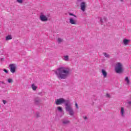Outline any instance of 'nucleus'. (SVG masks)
I'll list each match as a JSON object with an SVG mask.
<instances>
[{"instance_id":"f257e3e1","label":"nucleus","mask_w":131,"mask_h":131,"mask_svg":"<svg viewBox=\"0 0 131 131\" xmlns=\"http://www.w3.org/2000/svg\"><path fill=\"white\" fill-rule=\"evenodd\" d=\"M55 104L57 105L64 104L66 111H67V112H69V115H71V116L74 115V111H73L72 107H71V103L70 100H65V99L61 98L56 99L55 101Z\"/></svg>"},{"instance_id":"f03ea898","label":"nucleus","mask_w":131,"mask_h":131,"mask_svg":"<svg viewBox=\"0 0 131 131\" xmlns=\"http://www.w3.org/2000/svg\"><path fill=\"white\" fill-rule=\"evenodd\" d=\"M70 74V69L68 67H60L55 71L58 79H66Z\"/></svg>"},{"instance_id":"7ed1b4c3","label":"nucleus","mask_w":131,"mask_h":131,"mask_svg":"<svg viewBox=\"0 0 131 131\" xmlns=\"http://www.w3.org/2000/svg\"><path fill=\"white\" fill-rule=\"evenodd\" d=\"M115 70L116 73H122L123 72V66L120 62H117L115 66Z\"/></svg>"},{"instance_id":"20e7f679","label":"nucleus","mask_w":131,"mask_h":131,"mask_svg":"<svg viewBox=\"0 0 131 131\" xmlns=\"http://www.w3.org/2000/svg\"><path fill=\"white\" fill-rule=\"evenodd\" d=\"M69 23L72 25H77V20L75 17H70L69 18Z\"/></svg>"},{"instance_id":"39448f33","label":"nucleus","mask_w":131,"mask_h":131,"mask_svg":"<svg viewBox=\"0 0 131 131\" xmlns=\"http://www.w3.org/2000/svg\"><path fill=\"white\" fill-rule=\"evenodd\" d=\"M39 19L42 22H47L48 21V17L42 13H41L39 16Z\"/></svg>"},{"instance_id":"423d86ee","label":"nucleus","mask_w":131,"mask_h":131,"mask_svg":"<svg viewBox=\"0 0 131 131\" xmlns=\"http://www.w3.org/2000/svg\"><path fill=\"white\" fill-rule=\"evenodd\" d=\"M9 67L10 68V72L11 73H15L16 72V66L14 64H10L9 65Z\"/></svg>"},{"instance_id":"0eeeda50","label":"nucleus","mask_w":131,"mask_h":131,"mask_svg":"<svg viewBox=\"0 0 131 131\" xmlns=\"http://www.w3.org/2000/svg\"><path fill=\"white\" fill-rule=\"evenodd\" d=\"M120 114L121 117H124L125 116V110H124V107H120Z\"/></svg>"},{"instance_id":"6e6552de","label":"nucleus","mask_w":131,"mask_h":131,"mask_svg":"<svg viewBox=\"0 0 131 131\" xmlns=\"http://www.w3.org/2000/svg\"><path fill=\"white\" fill-rule=\"evenodd\" d=\"M80 7L81 11L84 12V11H85V3L82 2L80 4Z\"/></svg>"},{"instance_id":"1a4fd4ad","label":"nucleus","mask_w":131,"mask_h":131,"mask_svg":"<svg viewBox=\"0 0 131 131\" xmlns=\"http://www.w3.org/2000/svg\"><path fill=\"white\" fill-rule=\"evenodd\" d=\"M62 122L63 124H64V125H67L68 124H69L70 123V121L67 119H63L62 120Z\"/></svg>"},{"instance_id":"9d476101","label":"nucleus","mask_w":131,"mask_h":131,"mask_svg":"<svg viewBox=\"0 0 131 131\" xmlns=\"http://www.w3.org/2000/svg\"><path fill=\"white\" fill-rule=\"evenodd\" d=\"M130 42V40L129 39H124L123 40V44L124 46H127L128 43Z\"/></svg>"},{"instance_id":"9b49d317","label":"nucleus","mask_w":131,"mask_h":131,"mask_svg":"<svg viewBox=\"0 0 131 131\" xmlns=\"http://www.w3.org/2000/svg\"><path fill=\"white\" fill-rule=\"evenodd\" d=\"M101 73L102 74V75H103L104 78H106V77H107V76L108 75L107 72H106V71L105 70L102 69L101 70Z\"/></svg>"},{"instance_id":"f8f14e48","label":"nucleus","mask_w":131,"mask_h":131,"mask_svg":"<svg viewBox=\"0 0 131 131\" xmlns=\"http://www.w3.org/2000/svg\"><path fill=\"white\" fill-rule=\"evenodd\" d=\"M106 21H107V17H103L100 18V22H101V24H102V25H103V24H104V23H106Z\"/></svg>"},{"instance_id":"ddd939ff","label":"nucleus","mask_w":131,"mask_h":131,"mask_svg":"<svg viewBox=\"0 0 131 131\" xmlns=\"http://www.w3.org/2000/svg\"><path fill=\"white\" fill-rule=\"evenodd\" d=\"M35 104L36 105H38L40 103V99L39 98H36L34 100Z\"/></svg>"},{"instance_id":"4468645a","label":"nucleus","mask_w":131,"mask_h":131,"mask_svg":"<svg viewBox=\"0 0 131 131\" xmlns=\"http://www.w3.org/2000/svg\"><path fill=\"white\" fill-rule=\"evenodd\" d=\"M63 38H60V37L57 38L58 43H61V42H63Z\"/></svg>"},{"instance_id":"2eb2a0df","label":"nucleus","mask_w":131,"mask_h":131,"mask_svg":"<svg viewBox=\"0 0 131 131\" xmlns=\"http://www.w3.org/2000/svg\"><path fill=\"white\" fill-rule=\"evenodd\" d=\"M64 61H69V56L68 55H66L63 56Z\"/></svg>"},{"instance_id":"dca6fc26","label":"nucleus","mask_w":131,"mask_h":131,"mask_svg":"<svg viewBox=\"0 0 131 131\" xmlns=\"http://www.w3.org/2000/svg\"><path fill=\"white\" fill-rule=\"evenodd\" d=\"M12 38H13L12 35H9L6 37V40H10V39H12Z\"/></svg>"},{"instance_id":"f3484780","label":"nucleus","mask_w":131,"mask_h":131,"mask_svg":"<svg viewBox=\"0 0 131 131\" xmlns=\"http://www.w3.org/2000/svg\"><path fill=\"white\" fill-rule=\"evenodd\" d=\"M31 86L33 91H36L37 87L34 84H32Z\"/></svg>"},{"instance_id":"a211bd4d","label":"nucleus","mask_w":131,"mask_h":131,"mask_svg":"<svg viewBox=\"0 0 131 131\" xmlns=\"http://www.w3.org/2000/svg\"><path fill=\"white\" fill-rule=\"evenodd\" d=\"M125 81L127 82V84H129V80L128 79V77H125Z\"/></svg>"},{"instance_id":"6ab92c4d","label":"nucleus","mask_w":131,"mask_h":131,"mask_svg":"<svg viewBox=\"0 0 131 131\" xmlns=\"http://www.w3.org/2000/svg\"><path fill=\"white\" fill-rule=\"evenodd\" d=\"M57 110L59 112H63V109L60 106H57Z\"/></svg>"},{"instance_id":"aec40b11","label":"nucleus","mask_w":131,"mask_h":131,"mask_svg":"<svg viewBox=\"0 0 131 131\" xmlns=\"http://www.w3.org/2000/svg\"><path fill=\"white\" fill-rule=\"evenodd\" d=\"M103 55L105 57V58H110V55H109L108 54L103 53Z\"/></svg>"},{"instance_id":"412c9836","label":"nucleus","mask_w":131,"mask_h":131,"mask_svg":"<svg viewBox=\"0 0 131 131\" xmlns=\"http://www.w3.org/2000/svg\"><path fill=\"white\" fill-rule=\"evenodd\" d=\"M69 14L70 15V16H73V17H74V18H77V16H76V15L73 14V13H69Z\"/></svg>"},{"instance_id":"4be33fe9","label":"nucleus","mask_w":131,"mask_h":131,"mask_svg":"<svg viewBox=\"0 0 131 131\" xmlns=\"http://www.w3.org/2000/svg\"><path fill=\"white\" fill-rule=\"evenodd\" d=\"M17 3L19 4H22L23 3V0H16Z\"/></svg>"},{"instance_id":"5701e85b","label":"nucleus","mask_w":131,"mask_h":131,"mask_svg":"<svg viewBox=\"0 0 131 131\" xmlns=\"http://www.w3.org/2000/svg\"><path fill=\"white\" fill-rule=\"evenodd\" d=\"M75 107L76 108V109H78V104H77V102H75Z\"/></svg>"},{"instance_id":"b1692460","label":"nucleus","mask_w":131,"mask_h":131,"mask_svg":"<svg viewBox=\"0 0 131 131\" xmlns=\"http://www.w3.org/2000/svg\"><path fill=\"white\" fill-rule=\"evenodd\" d=\"M12 79H8V82L9 83H11V82H12Z\"/></svg>"},{"instance_id":"393cba45","label":"nucleus","mask_w":131,"mask_h":131,"mask_svg":"<svg viewBox=\"0 0 131 131\" xmlns=\"http://www.w3.org/2000/svg\"><path fill=\"white\" fill-rule=\"evenodd\" d=\"M3 71L5 72L6 73H9V71L7 70L4 69Z\"/></svg>"},{"instance_id":"a878e982","label":"nucleus","mask_w":131,"mask_h":131,"mask_svg":"<svg viewBox=\"0 0 131 131\" xmlns=\"http://www.w3.org/2000/svg\"><path fill=\"white\" fill-rule=\"evenodd\" d=\"M3 103L5 105V104H6V103H7V101L4 100H3Z\"/></svg>"},{"instance_id":"bb28decb","label":"nucleus","mask_w":131,"mask_h":131,"mask_svg":"<svg viewBox=\"0 0 131 131\" xmlns=\"http://www.w3.org/2000/svg\"><path fill=\"white\" fill-rule=\"evenodd\" d=\"M127 104H128V105H131V101H129L127 102Z\"/></svg>"},{"instance_id":"cd10ccee","label":"nucleus","mask_w":131,"mask_h":131,"mask_svg":"<svg viewBox=\"0 0 131 131\" xmlns=\"http://www.w3.org/2000/svg\"><path fill=\"white\" fill-rule=\"evenodd\" d=\"M106 97L107 98H110V95H109V94H106Z\"/></svg>"},{"instance_id":"c85d7f7f","label":"nucleus","mask_w":131,"mask_h":131,"mask_svg":"<svg viewBox=\"0 0 131 131\" xmlns=\"http://www.w3.org/2000/svg\"><path fill=\"white\" fill-rule=\"evenodd\" d=\"M36 116L37 117H39V114H37Z\"/></svg>"},{"instance_id":"c756f323","label":"nucleus","mask_w":131,"mask_h":131,"mask_svg":"<svg viewBox=\"0 0 131 131\" xmlns=\"http://www.w3.org/2000/svg\"><path fill=\"white\" fill-rule=\"evenodd\" d=\"M84 119H88V117H84Z\"/></svg>"},{"instance_id":"7c9ffc66","label":"nucleus","mask_w":131,"mask_h":131,"mask_svg":"<svg viewBox=\"0 0 131 131\" xmlns=\"http://www.w3.org/2000/svg\"><path fill=\"white\" fill-rule=\"evenodd\" d=\"M78 1H81V0H77Z\"/></svg>"}]
</instances>
